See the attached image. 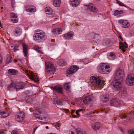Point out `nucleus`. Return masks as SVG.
<instances>
[{
    "mask_svg": "<svg viewBox=\"0 0 134 134\" xmlns=\"http://www.w3.org/2000/svg\"><path fill=\"white\" fill-rule=\"evenodd\" d=\"M90 82L94 87L101 88L104 86V82L99 78L92 76L90 78Z\"/></svg>",
    "mask_w": 134,
    "mask_h": 134,
    "instance_id": "obj_1",
    "label": "nucleus"
},
{
    "mask_svg": "<svg viewBox=\"0 0 134 134\" xmlns=\"http://www.w3.org/2000/svg\"><path fill=\"white\" fill-rule=\"evenodd\" d=\"M45 35V33L42 30L39 29L36 30L35 31L33 35V39L39 42L44 38Z\"/></svg>",
    "mask_w": 134,
    "mask_h": 134,
    "instance_id": "obj_2",
    "label": "nucleus"
},
{
    "mask_svg": "<svg viewBox=\"0 0 134 134\" xmlns=\"http://www.w3.org/2000/svg\"><path fill=\"white\" fill-rule=\"evenodd\" d=\"M110 67L104 63L100 64L98 66V70L100 73L103 74H108L110 71L109 69Z\"/></svg>",
    "mask_w": 134,
    "mask_h": 134,
    "instance_id": "obj_3",
    "label": "nucleus"
},
{
    "mask_svg": "<svg viewBox=\"0 0 134 134\" xmlns=\"http://www.w3.org/2000/svg\"><path fill=\"white\" fill-rule=\"evenodd\" d=\"M124 74V72L123 70L118 69L115 73V76L114 77V80L122 81Z\"/></svg>",
    "mask_w": 134,
    "mask_h": 134,
    "instance_id": "obj_4",
    "label": "nucleus"
},
{
    "mask_svg": "<svg viewBox=\"0 0 134 134\" xmlns=\"http://www.w3.org/2000/svg\"><path fill=\"white\" fill-rule=\"evenodd\" d=\"M24 71L26 74L28 76L30 79L34 81L35 82H38L37 77L32 72L27 70H24Z\"/></svg>",
    "mask_w": 134,
    "mask_h": 134,
    "instance_id": "obj_5",
    "label": "nucleus"
},
{
    "mask_svg": "<svg viewBox=\"0 0 134 134\" xmlns=\"http://www.w3.org/2000/svg\"><path fill=\"white\" fill-rule=\"evenodd\" d=\"M23 85L22 82H18L15 84L12 83L9 86L8 88L9 89L15 88L17 90L22 88L23 87Z\"/></svg>",
    "mask_w": 134,
    "mask_h": 134,
    "instance_id": "obj_6",
    "label": "nucleus"
},
{
    "mask_svg": "<svg viewBox=\"0 0 134 134\" xmlns=\"http://www.w3.org/2000/svg\"><path fill=\"white\" fill-rule=\"evenodd\" d=\"M79 69V68L76 66H73L69 67L66 71L67 76H70L76 72Z\"/></svg>",
    "mask_w": 134,
    "mask_h": 134,
    "instance_id": "obj_7",
    "label": "nucleus"
},
{
    "mask_svg": "<svg viewBox=\"0 0 134 134\" xmlns=\"http://www.w3.org/2000/svg\"><path fill=\"white\" fill-rule=\"evenodd\" d=\"M118 23L121 26L124 28H127L130 26V24L128 21L123 19H121L118 20Z\"/></svg>",
    "mask_w": 134,
    "mask_h": 134,
    "instance_id": "obj_8",
    "label": "nucleus"
},
{
    "mask_svg": "<svg viewBox=\"0 0 134 134\" xmlns=\"http://www.w3.org/2000/svg\"><path fill=\"white\" fill-rule=\"evenodd\" d=\"M122 81L119 80H114L113 82V85L114 89L115 90H118L121 87V82Z\"/></svg>",
    "mask_w": 134,
    "mask_h": 134,
    "instance_id": "obj_9",
    "label": "nucleus"
},
{
    "mask_svg": "<svg viewBox=\"0 0 134 134\" xmlns=\"http://www.w3.org/2000/svg\"><path fill=\"white\" fill-rule=\"evenodd\" d=\"M46 68L49 72H54L55 71L54 66L52 64L49 62H45Z\"/></svg>",
    "mask_w": 134,
    "mask_h": 134,
    "instance_id": "obj_10",
    "label": "nucleus"
},
{
    "mask_svg": "<svg viewBox=\"0 0 134 134\" xmlns=\"http://www.w3.org/2000/svg\"><path fill=\"white\" fill-rule=\"evenodd\" d=\"M25 116V114L24 112H20L16 115L15 116V120L18 122H21L23 121Z\"/></svg>",
    "mask_w": 134,
    "mask_h": 134,
    "instance_id": "obj_11",
    "label": "nucleus"
},
{
    "mask_svg": "<svg viewBox=\"0 0 134 134\" xmlns=\"http://www.w3.org/2000/svg\"><path fill=\"white\" fill-rule=\"evenodd\" d=\"M125 82L127 85L132 86L134 85V77L129 75L126 77Z\"/></svg>",
    "mask_w": 134,
    "mask_h": 134,
    "instance_id": "obj_12",
    "label": "nucleus"
},
{
    "mask_svg": "<svg viewBox=\"0 0 134 134\" xmlns=\"http://www.w3.org/2000/svg\"><path fill=\"white\" fill-rule=\"evenodd\" d=\"M121 103L120 100L116 98H113L111 100L110 105L111 106H114L118 107L119 106Z\"/></svg>",
    "mask_w": 134,
    "mask_h": 134,
    "instance_id": "obj_13",
    "label": "nucleus"
},
{
    "mask_svg": "<svg viewBox=\"0 0 134 134\" xmlns=\"http://www.w3.org/2000/svg\"><path fill=\"white\" fill-rule=\"evenodd\" d=\"M25 10L27 12L33 13L36 12V8L34 6L27 5L25 6Z\"/></svg>",
    "mask_w": 134,
    "mask_h": 134,
    "instance_id": "obj_14",
    "label": "nucleus"
},
{
    "mask_svg": "<svg viewBox=\"0 0 134 134\" xmlns=\"http://www.w3.org/2000/svg\"><path fill=\"white\" fill-rule=\"evenodd\" d=\"M87 7V10L88 11H90L93 12H96L97 10L95 7L94 5L92 3H90L88 5H86Z\"/></svg>",
    "mask_w": 134,
    "mask_h": 134,
    "instance_id": "obj_15",
    "label": "nucleus"
},
{
    "mask_svg": "<svg viewBox=\"0 0 134 134\" xmlns=\"http://www.w3.org/2000/svg\"><path fill=\"white\" fill-rule=\"evenodd\" d=\"M102 124L99 122H96L91 125L92 128L95 131L99 130L102 126Z\"/></svg>",
    "mask_w": 134,
    "mask_h": 134,
    "instance_id": "obj_16",
    "label": "nucleus"
},
{
    "mask_svg": "<svg viewBox=\"0 0 134 134\" xmlns=\"http://www.w3.org/2000/svg\"><path fill=\"white\" fill-rule=\"evenodd\" d=\"M53 90L54 91H55L58 93L62 94L63 89L62 86L57 85L53 88Z\"/></svg>",
    "mask_w": 134,
    "mask_h": 134,
    "instance_id": "obj_17",
    "label": "nucleus"
},
{
    "mask_svg": "<svg viewBox=\"0 0 134 134\" xmlns=\"http://www.w3.org/2000/svg\"><path fill=\"white\" fill-rule=\"evenodd\" d=\"M92 101V97L90 96L86 97L83 100V102L85 104H87L91 103Z\"/></svg>",
    "mask_w": 134,
    "mask_h": 134,
    "instance_id": "obj_18",
    "label": "nucleus"
},
{
    "mask_svg": "<svg viewBox=\"0 0 134 134\" xmlns=\"http://www.w3.org/2000/svg\"><path fill=\"white\" fill-rule=\"evenodd\" d=\"M70 4L74 7H76L80 4V2L78 0H70Z\"/></svg>",
    "mask_w": 134,
    "mask_h": 134,
    "instance_id": "obj_19",
    "label": "nucleus"
},
{
    "mask_svg": "<svg viewBox=\"0 0 134 134\" xmlns=\"http://www.w3.org/2000/svg\"><path fill=\"white\" fill-rule=\"evenodd\" d=\"M109 97L108 94H103L101 97V100L103 102H105L109 99Z\"/></svg>",
    "mask_w": 134,
    "mask_h": 134,
    "instance_id": "obj_20",
    "label": "nucleus"
},
{
    "mask_svg": "<svg viewBox=\"0 0 134 134\" xmlns=\"http://www.w3.org/2000/svg\"><path fill=\"white\" fill-rule=\"evenodd\" d=\"M120 47L121 50L123 52H125V50L124 48H127L128 47L127 44L125 42H124L123 44L121 42H119Z\"/></svg>",
    "mask_w": 134,
    "mask_h": 134,
    "instance_id": "obj_21",
    "label": "nucleus"
},
{
    "mask_svg": "<svg viewBox=\"0 0 134 134\" xmlns=\"http://www.w3.org/2000/svg\"><path fill=\"white\" fill-rule=\"evenodd\" d=\"M37 111L38 112H37L36 110L35 111V112L34 113V116L36 118V119H38L39 121L42 120L44 118L40 117L39 114V113H41V111Z\"/></svg>",
    "mask_w": 134,
    "mask_h": 134,
    "instance_id": "obj_22",
    "label": "nucleus"
},
{
    "mask_svg": "<svg viewBox=\"0 0 134 134\" xmlns=\"http://www.w3.org/2000/svg\"><path fill=\"white\" fill-rule=\"evenodd\" d=\"M62 32V29L60 28H57L53 29L52 32L54 34L58 35L60 34Z\"/></svg>",
    "mask_w": 134,
    "mask_h": 134,
    "instance_id": "obj_23",
    "label": "nucleus"
},
{
    "mask_svg": "<svg viewBox=\"0 0 134 134\" xmlns=\"http://www.w3.org/2000/svg\"><path fill=\"white\" fill-rule=\"evenodd\" d=\"M22 32L21 29L20 27L16 28L14 31V34L17 36L20 35Z\"/></svg>",
    "mask_w": 134,
    "mask_h": 134,
    "instance_id": "obj_24",
    "label": "nucleus"
},
{
    "mask_svg": "<svg viewBox=\"0 0 134 134\" xmlns=\"http://www.w3.org/2000/svg\"><path fill=\"white\" fill-rule=\"evenodd\" d=\"M22 46L23 48V52L25 56L26 57L28 53V46L25 44H22Z\"/></svg>",
    "mask_w": 134,
    "mask_h": 134,
    "instance_id": "obj_25",
    "label": "nucleus"
},
{
    "mask_svg": "<svg viewBox=\"0 0 134 134\" xmlns=\"http://www.w3.org/2000/svg\"><path fill=\"white\" fill-rule=\"evenodd\" d=\"M57 63V64L60 66H63L66 64V63L63 59H58Z\"/></svg>",
    "mask_w": 134,
    "mask_h": 134,
    "instance_id": "obj_26",
    "label": "nucleus"
},
{
    "mask_svg": "<svg viewBox=\"0 0 134 134\" xmlns=\"http://www.w3.org/2000/svg\"><path fill=\"white\" fill-rule=\"evenodd\" d=\"M121 97L123 98H125L127 96V92L125 89H122L120 92Z\"/></svg>",
    "mask_w": 134,
    "mask_h": 134,
    "instance_id": "obj_27",
    "label": "nucleus"
},
{
    "mask_svg": "<svg viewBox=\"0 0 134 134\" xmlns=\"http://www.w3.org/2000/svg\"><path fill=\"white\" fill-rule=\"evenodd\" d=\"M8 73L10 75H14L17 74L18 72L17 71L14 69H9L8 71Z\"/></svg>",
    "mask_w": 134,
    "mask_h": 134,
    "instance_id": "obj_28",
    "label": "nucleus"
},
{
    "mask_svg": "<svg viewBox=\"0 0 134 134\" xmlns=\"http://www.w3.org/2000/svg\"><path fill=\"white\" fill-rule=\"evenodd\" d=\"M74 35V32H70L66 34L63 35L64 37L66 39H68L70 37H72Z\"/></svg>",
    "mask_w": 134,
    "mask_h": 134,
    "instance_id": "obj_29",
    "label": "nucleus"
},
{
    "mask_svg": "<svg viewBox=\"0 0 134 134\" xmlns=\"http://www.w3.org/2000/svg\"><path fill=\"white\" fill-rule=\"evenodd\" d=\"M115 57V53L113 52L110 53L108 55V59L110 60H114Z\"/></svg>",
    "mask_w": 134,
    "mask_h": 134,
    "instance_id": "obj_30",
    "label": "nucleus"
},
{
    "mask_svg": "<svg viewBox=\"0 0 134 134\" xmlns=\"http://www.w3.org/2000/svg\"><path fill=\"white\" fill-rule=\"evenodd\" d=\"M13 59L11 56L10 55H8L7 56L5 61L7 63H10L12 61Z\"/></svg>",
    "mask_w": 134,
    "mask_h": 134,
    "instance_id": "obj_31",
    "label": "nucleus"
},
{
    "mask_svg": "<svg viewBox=\"0 0 134 134\" xmlns=\"http://www.w3.org/2000/svg\"><path fill=\"white\" fill-rule=\"evenodd\" d=\"M9 115L8 112L7 111H1V118H6Z\"/></svg>",
    "mask_w": 134,
    "mask_h": 134,
    "instance_id": "obj_32",
    "label": "nucleus"
},
{
    "mask_svg": "<svg viewBox=\"0 0 134 134\" xmlns=\"http://www.w3.org/2000/svg\"><path fill=\"white\" fill-rule=\"evenodd\" d=\"M61 3L60 0H54L53 2V4L55 7H58L60 5Z\"/></svg>",
    "mask_w": 134,
    "mask_h": 134,
    "instance_id": "obj_33",
    "label": "nucleus"
},
{
    "mask_svg": "<svg viewBox=\"0 0 134 134\" xmlns=\"http://www.w3.org/2000/svg\"><path fill=\"white\" fill-rule=\"evenodd\" d=\"M45 10L46 14H51L53 12L52 9L49 7H46Z\"/></svg>",
    "mask_w": 134,
    "mask_h": 134,
    "instance_id": "obj_34",
    "label": "nucleus"
},
{
    "mask_svg": "<svg viewBox=\"0 0 134 134\" xmlns=\"http://www.w3.org/2000/svg\"><path fill=\"white\" fill-rule=\"evenodd\" d=\"M70 82H68V83H65L64 85V88L67 91H68L69 90L70 86Z\"/></svg>",
    "mask_w": 134,
    "mask_h": 134,
    "instance_id": "obj_35",
    "label": "nucleus"
},
{
    "mask_svg": "<svg viewBox=\"0 0 134 134\" xmlns=\"http://www.w3.org/2000/svg\"><path fill=\"white\" fill-rule=\"evenodd\" d=\"M122 13V11H119L118 10H116L114 12V15L115 16H120V15Z\"/></svg>",
    "mask_w": 134,
    "mask_h": 134,
    "instance_id": "obj_36",
    "label": "nucleus"
},
{
    "mask_svg": "<svg viewBox=\"0 0 134 134\" xmlns=\"http://www.w3.org/2000/svg\"><path fill=\"white\" fill-rule=\"evenodd\" d=\"M84 110V109H81L76 110V114L77 115V117H80V115L79 113H80L81 111H83Z\"/></svg>",
    "mask_w": 134,
    "mask_h": 134,
    "instance_id": "obj_37",
    "label": "nucleus"
},
{
    "mask_svg": "<svg viewBox=\"0 0 134 134\" xmlns=\"http://www.w3.org/2000/svg\"><path fill=\"white\" fill-rule=\"evenodd\" d=\"M35 50L37 51L39 53L43 54L41 48V47H37L35 48Z\"/></svg>",
    "mask_w": 134,
    "mask_h": 134,
    "instance_id": "obj_38",
    "label": "nucleus"
},
{
    "mask_svg": "<svg viewBox=\"0 0 134 134\" xmlns=\"http://www.w3.org/2000/svg\"><path fill=\"white\" fill-rule=\"evenodd\" d=\"M10 16L12 19H14L17 18V15L13 13H11L10 14Z\"/></svg>",
    "mask_w": 134,
    "mask_h": 134,
    "instance_id": "obj_39",
    "label": "nucleus"
},
{
    "mask_svg": "<svg viewBox=\"0 0 134 134\" xmlns=\"http://www.w3.org/2000/svg\"><path fill=\"white\" fill-rule=\"evenodd\" d=\"M128 134H134V130L131 129L127 131Z\"/></svg>",
    "mask_w": 134,
    "mask_h": 134,
    "instance_id": "obj_40",
    "label": "nucleus"
},
{
    "mask_svg": "<svg viewBox=\"0 0 134 134\" xmlns=\"http://www.w3.org/2000/svg\"><path fill=\"white\" fill-rule=\"evenodd\" d=\"M11 21L13 23H17L18 21V19L17 18L14 19H12Z\"/></svg>",
    "mask_w": 134,
    "mask_h": 134,
    "instance_id": "obj_41",
    "label": "nucleus"
},
{
    "mask_svg": "<svg viewBox=\"0 0 134 134\" xmlns=\"http://www.w3.org/2000/svg\"><path fill=\"white\" fill-rule=\"evenodd\" d=\"M116 1L117 3L119 4L120 6H125V5L123 3L118 0H116Z\"/></svg>",
    "mask_w": 134,
    "mask_h": 134,
    "instance_id": "obj_42",
    "label": "nucleus"
},
{
    "mask_svg": "<svg viewBox=\"0 0 134 134\" xmlns=\"http://www.w3.org/2000/svg\"><path fill=\"white\" fill-rule=\"evenodd\" d=\"M11 5L12 8L14 9V8L15 7V1L13 0L11 2Z\"/></svg>",
    "mask_w": 134,
    "mask_h": 134,
    "instance_id": "obj_43",
    "label": "nucleus"
},
{
    "mask_svg": "<svg viewBox=\"0 0 134 134\" xmlns=\"http://www.w3.org/2000/svg\"><path fill=\"white\" fill-rule=\"evenodd\" d=\"M56 103L57 105H61L62 104V102L59 100H56Z\"/></svg>",
    "mask_w": 134,
    "mask_h": 134,
    "instance_id": "obj_44",
    "label": "nucleus"
},
{
    "mask_svg": "<svg viewBox=\"0 0 134 134\" xmlns=\"http://www.w3.org/2000/svg\"><path fill=\"white\" fill-rule=\"evenodd\" d=\"M11 134H18L17 131L16 130H13L12 131Z\"/></svg>",
    "mask_w": 134,
    "mask_h": 134,
    "instance_id": "obj_45",
    "label": "nucleus"
},
{
    "mask_svg": "<svg viewBox=\"0 0 134 134\" xmlns=\"http://www.w3.org/2000/svg\"><path fill=\"white\" fill-rule=\"evenodd\" d=\"M6 131L5 130H1V134H5Z\"/></svg>",
    "mask_w": 134,
    "mask_h": 134,
    "instance_id": "obj_46",
    "label": "nucleus"
},
{
    "mask_svg": "<svg viewBox=\"0 0 134 134\" xmlns=\"http://www.w3.org/2000/svg\"><path fill=\"white\" fill-rule=\"evenodd\" d=\"M60 126V123L59 122H57L55 125V127H59Z\"/></svg>",
    "mask_w": 134,
    "mask_h": 134,
    "instance_id": "obj_47",
    "label": "nucleus"
},
{
    "mask_svg": "<svg viewBox=\"0 0 134 134\" xmlns=\"http://www.w3.org/2000/svg\"><path fill=\"white\" fill-rule=\"evenodd\" d=\"M18 50V47L16 46H14V52Z\"/></svg>",
    "mask_w": 134,
    "mask_h": 134,
    "instance_id": "obj_48",
    "label": "nucleus"
},
{
    "mask_svg": "<svg viewBox=\"0 0 134 134\" xmlns=\"http://www.w3.org/2000/svg\"><path fill=\"white\" fill-rule=\"evenodd\" d=\"M131 62H132V63L134 64V58H131Z\"/></svg>",
    "mask_w": 134,
    "mask_h": 134,
    "instance_id": "obj_49",
    "label": "nucleus"
},
{
    "mask_svg": "<svg viewBox=\"0 0 134 134\" xmlns=\"http://www.w3.org/2000/svg\"><path fill=\"white\" fill-rule=\"evenodd\" d=\"M65 111H66V113H69V110H68L66 109H65Z\"/></svg>",
    "mask_w": 134,
    "mask_h": 134,
    "instance_id": "obj_50",
    "label": "nucleus"
},
{
    "mask_svg": "<svg viewBox=\"0 0 134 134\" xmlns=\"http://www.w3.org/2000/svg\"><path fill=\"white\" fill-rule=\"evenodd\" d=\"M74 112L75 110H71V113L72 115V114L74 113Z\"/></svg>",
    "mask_w": 134,
    "mask_h": 134,
    "instance_id": "obj_51",
    "label": "nucleus"
},
{
    "mask_svg": "<svg viewBox=\"0 0 134 134\" xmlns=\"http://www.w3.org/2000/svg\"><path fill=\"white\" fill-rule=\"evenodd\" d=\"M37 129V128H34L33 129V134H34L35 132V131H36V130Z\"/></svg>",
    "mask_w": 134,
    "mask_h": 134,
    "instance_id": "obj_52",
    "label": "nucleus"
},
{
    "mask_svg": "<svg viewBox=\"0 0 134 134\" xmlns=\"http://www.w3.org/2000/svg\"><path fill=\"white\" fill-rule=\"evenodd\" d=\"M72 117L74 118H77V116L76 115H72Z\"/></svg>",
    "mask_w": 134,
    "mask_h": 134,
    "instance_id": "obj_53",
    "label": "nucleus"
},
{
    "mask_svg": "<svg viewBox=\"0 0 134 134\" xmlns=\"http://www.w3.org/2000/svg\"><path fill=\"white\" fill-rule=\"evenodd\" d=\"M119 38L122 41H123V40L122 37L121 36H119Z\"/></svg>",
    "mask_w": 134,
    "mask_h": 134,
    "instance_id": "obj_54",
    "label": "nucleus"
},
{
    "mask_svg": "<svg viewBox=\"0 0 134 134\" xmlns=\"http://www.w3.org/2000/svg\"><path fill=\"white\" fill-rule=\"evenodd\" d=\"M46 129H49V128H48V126H46Z\"/></svg>",
    "mask_w": 134,
    "mask_h": 134,
    "instance_id": "obj_55",
    "label": "nucleus"
},
{
    "mask_svg": "<svg viewBox=\"0 0 134 134\" xmlns=\"http://www.w3.org/2000/svg\"><path fill=\"white\" fill-rule=\"evenodd\" d=\"M47 134H56L55 133H48Z\"/></svg>",
    "mask_w": 134,
    "mask_h": 134,
    "instance_id": "obj_56",
    "label": "nucleus"
},
{
    "mask_svg": "<svg viewBox=\"0 0 134 134\" xmlns=\"http://www.w3.org/2000/svg\"><path fill=\"white\" fill-rule=\"evenodd\" d=\"M1 61H1H1H0V62H1Z\"/></svg>",
    "mask_w": 134,
    "mask_h": 134,
    "instance_id": "obj_57",
    "label": "nucleus"
},
{
    "mask_svg": "<svg viewBox=\"0 0 134 134\" xmlns=\"http://www.w3.org/2000/svg\"><path fill=\"white\" fill-rule=\"evenodd\" d=\"M1 25H0L1 27Z\"/></svg>",
    "mask_w": 134,
    "mask_h": 134,
    "instance_id": "obj_58",
    "label": "nucleus"
},
{
    "mask_svg": "<svg viewBox=\"0 0 134 134\" xmlns=\"http://www.w3.org/2000/svg\"><path fill=\"white\" fill-rule=\"evenodd\" d=\"M2 8H2V7H1V9H2Z\"/></svg>",
    "mask_w": 134,
    "mask_h": 134,
    "instance_id": "obj_59",
    "label": "nucleus"
}]
</instances>
